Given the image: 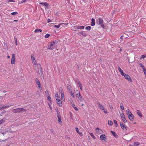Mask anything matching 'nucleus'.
<instances>
[{"label": "nucleus", "instance_id": "1", "mask_svg": "<svg viewBox=\"0 0 146 146\" xmlns=\"http://www.w3.org/2000/svg\"><path fill=\"white\" fill-rule=\"evenodd\" d=\"M58 44V42L55 40L49 43L48 45V49H54L57 47Z\"/></svg>", "mask_w": 146, "mask_h": 146}, {"label": "nucleus", "instance_id": "2", "mask_svg": "<svg viewBox=\"0 0 146 146\" xmlns=\"http://www.w3.org/2000/svg\"><path fill=\"white\" fill-rule=\"evenodd\" d=\"M26 110L23 108L13 109L12 110V112L14 113H20L25 112Z\"/></svg>", "mask_w": 146, "mask_h": 146}, {"label": "nucleus", "instance_id": "3", "mask_svg": "<svg viewBox=\"0 0 146 146\" xmlns=\"http://www.w3.org/2000/svg\"><path fill=\"white\" fill-rule=\"evenodd\" d=\"M12 106L10 104H7L6 105H0V110H2L5 109L9 107Z\"/></svg>", "mask_w": 146, "mask_h": 146}, {"label": "nucleus", "instance_id": "4", "mask_svg": "<svg viewBox=\"0 0 146 146\" xmlns=\"http://www.w3.org/2000/svg\"><path fill=\"white\" fill-rule=\"evenodd\" d=\"M98 21L99 24L101 26L102 28H104L105 27L103 20L102 18H99Z\"/></svg>", "mask_w": 146, "mask_h": 146}, {"label": "nucleus", "instance_id": "5", "mask_svg": "<svg viewBox=\"0 0 146 146\" xmlns=\"http://www.w3.org/2000/svg\"><path fill=\"white\" fill-rule=\"evenodd\" d=\"M76 92L77 93L76 96L80 101L81 102L83 101V99L82 98V96L80 95L79 91L78 90H77Z\"/></svg>", "mask_w": 146, "mask_h": 146}, {"label": "nucleus", "instance_id": "6", "mask_svg": "<svg viewBox=\"0 0 146 146\" xmlns=\"http://www.w3.org/2000/svg\"><path fill=\"white\" fill-rule=\"evenodd\" d=\"M15 62V54H13L12 55V57L11 60V63L14 64Z\"/></svg>", "mask_w": 146, "mask_h": 146}, {"label": "nucleus", "instance_id": "7", "mask_svg": "<svg viewBox=\"0 0 146 146\" xmlns=\"http://www.w3.org/2000/svg\"><path fill=\"white\" fill-rule=\"evenodd\" d=\"M95 131L96 133L98 135H100L103 132V131L102 130V129H100L98 127H97Z\"/></svg>", "mask_w": 146, "mask_h": 146}, {"label": "nucleus", "instance_id": "8", "mask_svg": "<svg viewBox=\"0 0 146 146\" xmlns=\"http://www.w3.org/2000/svg\"><path fill=\"white\" fill-rule=\"evenodd\" d=\"M121 117L124 123H126L127 122V120L125 119L124 115L123 113H120Z\"/></svg>", "mask_w": 146, "mask_h": 146}, {"label": "nucleus", "instance_id": "9", "mask_svg": "<svg viewBox=\"0 0 146 146\" xmlns=\"http://www.w3.org/2000/svg\"><path fill=\"white\" fill-rule=\"evenodd\" d=\"M31 57L33 64L34 65H35L36 64V61L35 60V57L33 54L31 55Z\"/></svg>", "mask_w": 146, "mask_h": 146}, {"label": "nucleus", "instance_id": "10", "mask_svg": "<svg viewBox=\"0 0 146 146\" xmlns=\"http://www.w3.org/2000/svg\"><path fill=\"white\" fill-rule=\"evenodd\" d=\"M124 76L125 78L128 81L132 82V80L130 76L127 74H125L123 76Z\"/></svg>", "mask_w": 146, "mask_h": 146}, {"label": "nucleus", "instance_id": "11", "mask_svg": "<svg viewBox=\"0 0 146 146\" xmlns=\"http://www.w3.org/2000/svg\"><path fill=\"white\" fill-rule=\"evenodd\" d=\"M35 81L36 83L37 84L38 87L40 89V88L41 87V85L40 84V81L37 78H36L35 79Z\"/></svg>", "mask_w": 146, "mask_h": 146}, {"label": "nucleus", "instance_id": "12", "mask_svg": "<svg viewBox=\"0 0 146 146\" xmlns=\"http://www.w3.org/2000/svg\"><path fill=\"white\" fill-rule=\"evenodd\" d=\"M97 104L98 105V107L100 108L102 110H104L105 109L104 107L99 102H97Z\"/></svg>", "mask_w": 146, "mask_h": 146}, {"label": "nucleus", "instance_id": "13", "mask_svg": "<svg viewBox=\"0 0 146 146\" xmlns=\"http://www.w3.org/2000/svg\"><path fill=\"white\" fill-rule=\"evenodd\" d=\"M120 125L121 128L122 129L126 131L127 130V128L125 127V125L123 124V123H120Z\"/></svg>", "mask_w": 146, "mask_h": 146}, {"label": "nucleus", "instance_id": "14", "mask_svg": "<svg viewBox=\"0 0 146 146\" xmlns=\"http://www.w3.org/2000/svg\"><path fill=\"white\" fill-rule=\"evenodd\" d=\"M39 70H40V73H39L38 72H37V73L38 74V73L40 75L41 77H43V74L42 72V68H41V67H40V68Z\"/></svg>", "mask_w": 146, "mask_h": 146}, {"label": "nucleus", "instance_id": "15", "mask_svg": "<svg viewBox=\"0 0 146 146\" xmlns=\"http://www.w3.org/2000/svg\"><path fill=\"white\" fill-rule=\"evenodd\" d=\"M55 97L56 99V102L60 100V96L57 93H56L55 94Z\"/></svg>", "mask_w": 146, "mask_h": 146}, {"label": "nucleus", "instance_id": "16", "mask_svg": "<svg viewBox=\"0 0 146 146\" xmlns=\"http://www.w3.org/2000/svg\"><path fill=\"white\" fill-rule=\"evenodd\" d=\"M128 116L129 117V119L131 121H132L134 120V116L132 114H131L130 115V114L129 115H128Z\"/></svg>", "mask_w": 146, "mask_h": 146}, {"label": "nucleus", "instance_id": "17", "mask_svg": "<svg viewBox=\"0 0 146 146\" xmlns=\"http://www.w3.org/2000/svg\"><path fill=\"white\" fill-rule=\"evenodd\" d=\"M95 25V20L94 19L92 18L91 20V25L94 26Z\"/></svg>", "mask_w": 146, "mask_h": 146}, {"label": "nucleus", "instance_id": "18", "mask_svg": "<svg viewBox=\"0 0 146 146\" xmlns=\"http://www.w3.org/2000/svg\"><path fill=\"white\" fill-rule=\"evenodd\" d=\"M56 102L57 103V104L60 107H61L62 106V101L60 100V101L58 100L56 101Z\"/></svg>", "mask_w": 146, "mask_h": 146}, {"label": "nucleus", "instance_id": "19", "mask_svg": "<svg viewBox=\"0 0 146 146\" xmlns=\"http://www.w3.org/2000/svg\"><path fill=\"white\" fill-rule=\"evenodd\" d=\"M100 138L102 140H105L106 139V136L104 134H103L100 136Z\"/></svg>", "mask_w": 146, "mask_h": 146}, {"label": "nucleus", "instance_id": "20", "mask_svg": "<svg viewBox=\"0 0 146 146\" xmlns=\"http://www.w3.org/2000/svg\"><path fill=\"white\" fill-rule=\"evenodd\" d=\"M69 92L72 96L73 98H75V95L74 92H72L71 90H70L69 91Z\"/></svg>", "mask_w": 146, "mask_h": 146}, {"label": "nucleus", "instance_id": "21", "mask_svg": "<svg viewBox=\"0 0 146 146\" xmlns=\"http://www.w3.org/2000/svg\"><path fill=\"white\" fill-rule=\"evenodd\" d=\"M61 100L63 102H64V94H62L61 95Z\"/></svg>", "mask_w": 146, "mask_h": 146}, {"label": "nucleus", "instance_id": "22", "mask_svg": "<svg viewBox=\"0 0 146 146\" xmlns=\"http://www.w3.org/2000/svg\"><path fill=\"white\" fill-rule=\"evenodd\" d=\"M111 131L112 134L115 137L117 138L118 137V135L114 132L112 131Z\"/></svg>", "mask_w": 146, "mask_h": 146}, {"label": "nucleus", "instance_id": "23", "mask_svg": "<svg viewBox=\"0 0 146 146\" xmlns=\"http://www.w3.org/2000/svg\"><path fill=\"white\" fill-rule=\"evenodd\" d=\"M137 113L140 117H142V114L139 110H137Z\"/></svg>", "mask_w": 146, "mask_h": 146}, {"label": "nucleus", "instance_id": "24", "mask_svg": "<svg viewBox=\"0 0 146 146\" xmlns=\"http://www.w3.org/2000/svg\"><path fill=\"white\" fill-rule=\"evenodd\" d=\"M62 25H65V24L64 23H61V24H60L59 25H54V27H56V28H59L60 27V26Z\"/></svg>", "mask_w": 146, "mask_h": 146}, {"label": "nucleus", "instance_id": "25", "mask_svg": "<svg viewBox=\"0 0 146 146\" xmlns=\"http://www.w3.org/2000/svg\"><path fill=\"white\" fill-rule=\"evenodd\" d=\"M80 34H81L83 36H86V34L85 32L82 31L81 32L79 33Z\"/></svg>", "mask_w": 146, "mask_h": 146}, {"label": "nucleus", "instance_id": "26", "mask_svg": "<svg viewBox=\"0 0 146 146\" xmlns=\"http://www.w3.org/2000/svg\"><path fill=\"white\" fill-rule=\"evenodd\" d=\"M77 85H78L79 86V87L80 88V89L82 90V84H81L80 82L79 81H78V82Z\"/></svg>", "mask_w": 146, "mask_h": 146}, {"label": "nucleus", "instance_id": "27", "mask_svg": "<svg viewBox=\"0 0 146 146\" xmlns=\"http://www.w3.org/2000/svg\"><path fill=\"white\" fill-rule=\"evenodd\" d=\"M39 3L40 4L43 5L44 6H47L48 5V3H47L46 2H40V3Z\"/></svg>", "mask_w": 146, "mask_h": 146}, {"label": "nucleus", "instance_id": "28", "mask_svg": "<svg viewBox=\"0 0 146 146\" xmlns=\"http://www.w3.org/2000/svg\"><path fill=\"white\" fill-rule=\"evenodd\" d=\"M42 32V30L40 29H37L35 30V33H38L39 32Z\"/></svg>", "mask_w": 146, "mask_h": 146}, {"label": "nucleus", "instance_id": "29", "mask_svg": "<svg viewBox=\"0 0 146 146\" xmlns=\"http://www.w3.org/2000/svg\"><path fill=\"white\" fill-rule=\"evenodd\" d=\"M126 112L128 116L129 115L132 114L129 110L127 109L126 110Z\"/></svg>", "mask_w": 146, "mask_h": 146}, {"label": "nucleus", "instance_id": "30", "mask_svg": "<svg viewBox=\"0 0 146 146\" xmlns=\"http://www.w3.org/2000/svg\"><path fill=\"white\" fill-rule=\"evenodd\" d=\"M91 136L94 139H96V138L94 136V134L92 133H89Z\"/></svg>", "mask_w": 146, "mask_h": 146}, {"label": "nucleus", "instance_id": "31", "mask_svg": "<svg viewBox=\"0 0 146 146\" xmlns=\"http://www.w3.org/2000/svg\"><path fill=\"white\" fill-rule=\"evenodd\" d=\"M59 92L61 93V94H63V90L62 88L61 87H60L59 88Z\"/></svg>", "mask_w": 146, "mask_h": 146}, {"label": "nucleus", "instance_id": "32", "mask_svg": "<svg viewBox=\"0 0 146 146\" xmlns=\"http://www.w3.org/2000/svg\"><path fill=\"white\" fill-rule=\"evenodd\" d=\"M108 124L110 125H111L113 124V122L111 120H109L108 121Z\"/></svg>", "mask_w": 146, "mask_h": 146}, {"label": "nucleus", "instance_id": "33", "mask_svg": "<svg viewBox=\"0 0 146 146\" xmlns=\"http://www.w3.org/2000/svg\"><path fill=\"white\" fill-rule=\"evenodd\" d=\"M139 65L142 68L143 70L145 68V66L143 65H142L141 63H140L139 64Z\"/></svg>", "mask_w": 146, "mask_h": 146}, {"label": "nucleus", "instance_id": "34", "mask_svg": "<svg viewBox=\"0 0 146 146\" xmlns=\"http://www.w3.org/2000/svg\"><path fill=\"white\" fill-rule=\"evenodd\" d=\"M76 131L78 133L80 134V135H82V134L81 133L79 132L78 129L77 127L76 128Z\"/></svg>", "mask_w": 146, "mask_h": 146}, {"label": "nucleus", "instance_id": "35", "mask_svg": "<svg viewBox=\"0 0 146 146\" xmlns=\"http://www.w3.org/2000/svg\"><path fill=\"white\" fill-rule=\"evenodd\" d=\"M5 119L4 118L0 120V124H2L5 121Z\"/></svg>", "mask_w": 146, "mask_h": 146}, {"label": "nucleus", "instance_id": "36", "mask_svg": "<svg viewBox=\"0 0 146 146\" xmlns=\"http://www.w3.org/2000/svg\"><path fill=\"white\" fill-rule=\"evenodd\" d=\"M91 29V27L90 26L86 27L85 28V29L86 30H90Z\"/></svg>", "mask_w": 146, "mask_h": 146}, {"label": "nucleus", "instance_id": "37", "mask_svg": "<svg viewBox=\"0 0 146 146\" xmlns=\"http://www.w3.org/2000/svg\"><path fill=\"white\" fill-rule=\"evenodd\" d=\"M47 97V100L50 102H51V99L50 97L49 96H48Z\"/></svg>", "mask_w": 146, "mask_h": 146}, {"label": "nucleus", "instance_id": "38", "mask_svg": "<svg viewBox=\"0 0 146 146\" xmlns=\"http://www.w3.org/2000/svg\"><path fill=\"white\" fill-rule=\"evenodd\" d=\"M58 121L59 122H60L61 121V117H57Z\"/></svg>", "mask_w": 146, "mask_h": 146}, {"label": "nucleus", "instance_id": "39", "mask_svg": "<svg viewBox=\"0 0 146 146\" xmlns=\"http://www.w3.org/2000/svg\"><path fill=\"white\" fill-rule=\"evenodd\" d=\"M114 123L115 126L116 127H117V126L118 124H117V121L116 120H114Z\"/></svg>", "mask_w": 146, "mask_h": 146}, {"label": "nucleus", "instance_id": "40", "mask_svg": "<svg viewBox=\"0 0 146 146\" xmlns=\"http://www.w3.org/2000/svg\"><path fill=\"white\" fill-rule=\"evenodd\" d=\"M18 14V13L17 12H15L11 13V14L12 15H15Z\"/></svg>", "mask_w": 146, "mask_h": 146}, {"label": "nucleus", "instance_id": "41", "mask_svg": "<svg viewBox=\"0 0 146 146\" xmlns=\"http://www.w3.org/2000/svg\"><path fill=\"white\" fill-rule=\"evenodd\" d=\"M119 72L121 74L122 76H123L125 74H124V72H123V71L122 70H120V71H119Z\"/></svg>", "mask_w": 146, "mask_h": 146}, {"label": "nucleus", "instance_id": "42", "mask_svg": "<svg viewBox=\"0 0 146 146\" xmlns=\"http://www.w3.org/2000/svg\"><path fill=\"white\" fill-rule=\"evenodd\" d=\"M139 143L138 142H135L134 143L135 146H138L139 145Z\"/></svg>", "mask_w": 146, "mask_h": 146}, {"label": "nucleus", "instance_id": "43", "mask_svg": "<svg viewBox=\"0 0 146 146\" xmlns=\"http://www.w3.org/2000/svg\"><path fill=\"white\" fill-rule=\"evenodd\" d=\"M45 93L46 95V96H49V94L48 92L47 91H45Z\"/></svg>", "mask_w": 146, "mask_h": 146}, {"label": "nucleus", "instance_id": "44", "mask_svg": "<svg viewBox=\"0 0 146 146\" xmlns=\"http://www.w3.org/2000/svg\"><path fill=\"white\" fill-rule=\"evenodd\" d=\"M50 36V35L49 34H47L45 35V37L46 38H48Z\"/></svg>", "mask_w": 146, "mask_h": 146}, {"label": "nucleus", "instance_id": "45", "mask_svg": "<svg viewBox=\"0 0 146 146\" xmlns=\"http://www.w3.org/2000/svg\"><path fill=\"white\" fill-rule=\"evenodd\" d=\"M72 106H73V108H74V109L76 110V111H78V109L76 107H75V105L74 104H72Z\"/></svg>", "mask_w": 146, "mask_h": 146}, {"label": "nucleus", "instance_id": "46", "mask_svg": "<svg viewBox=\"0 0 146 146\" xmlns=\"http://www.w3.org/2000/svg\"><path fill=\"white\" fill-rule=\"evenodd\" d=\"M57 117H61L60 115V113L58 111H57Z\"/></svg>", "mask_w": 146, "mask_h": 146}, {"label": "nucleus", "instance_id": "47", "mask_svg": "<svg viewBox=\"0 0 146 146\" xmlns=\"http://www.w3.org/2000/svg\"><path fill=\"white\" fill-rule=\"evenodd\" d=\"M146 57V55H142L140 57L141 59L144 58L145 57Z\"/></svg>", "mask_w": 146, "mask_h": 146}, {"label": "nucleus", "instance_id": "48", "mask_svg": "<svg viewBox=\"0 0 146 146\" xmlns=\"http://www.w3.org/2000/svg\"><path fill=\"white\" fill-rule=\"evenodd\" d=\"M67 87L68 90H70V85L68 84H67Z\"/></svg>", "mask_w": 146, "mask_h": 146}, {"label": "nucleus", "instance_id": "49", "mask_svg": "<svg viewBox=\"0 0 146 146\" xmlns=\"http://www.w3.org/2000/svg\"><path fill=\"white\" fill-rule=\"evenodd\" d=\"M48 106H49L51 110V112H52V107L49 104H48Z\"/></svg>", "mask_w": 146, "mask_h": 146}, {"label": "nucleus", "instance_id": "50", "mask_svg": "<svg viewBox=\"0 0 146 146\" xmlns=\"http://www.w3.org/2000/svg\"><path fill=\"white\" fill-rule=\"evenodd\" d=\"M143 70L144 74L145 75H146V69L145 68V69Z\"/></svg>", "mask_w": 146, "mask_h": 146}, {"label": "nucleus", "instance_id": "51", "mask_svg": "<svg viewBox=\"0 0 146 146\" xmlns=\"http://www.w3.org/2000/svg\"><path fill=\"white\" fill-rule=\"evenodd\" d=\"M120 108H121V109L122 110H124V107L123 106H121Z\"/></svg>", "mask_w": 146, "mask_h": 146}, {"label": "nucleus", "instance_id": "52", "mask_svg": "<svg viewBox=\"0 0 146 146\" xmlns=\"http://www.w3.org/2000/svg\"><path fill=\"white\" fill-rule=\"evenodd\" d=\"M117 68L119 72L122 70L121 68L119 66Z\"/></svg>", "mask_w": 146, "mask_h": 146}, {"label": "nucleus", "instance_id": "53", "mask_svg": "<svg viewBox=\"0 0 146 146\" xmlns=\"http://www.w3.org/2000/svg\"><path fill=\"white\" fill-rule=\"evenodd\" d=\"M15 44L16 45H17V39L16 38H15Z\"/></svg>", "mask_w": 146, "mask_h": 146}, {"label": "nucleus", "instance_id": "54", "mask_svg": "<svg viewBox=\"0 0 146 146\" xmlns=\"http://www.w3.org/2000/svg\"><path fill=\"white\" fill-rule=\"evenodd\" d=\"M84 28V26H80L79 28H80V29H83Z\"/></svg>", "mask_w": 146, "mask_h": 146}, {"label": "nucleus", "instance_id": "55", "mask_svg": "<svg viewBox=\"0 0 146 146\" xmlns=\"http://www.w3.org/2000/svg\"><path fill=\"white\" fill-rule=\"evenodd\" d=\"M104 112L106 113H108V112L107 111V110H104Z\"/></svg>", "mask_w": 146, "mask_h": 146}, {"label": "nucleus", "instance_id": "56", "mask_svg": "<svg viewBox=\"0 0 146 146\" xmlns=\"http://www.w3.org/2000/svg\"><path fill=\"white\" fill-rule=\"evenodd\" d=\"M52 21L50 20L49 19H47V22L48 23H49L50 22H51Z\"/></svg>", "mask_w": 146, "mask_h": 146}, {"label": "nucleus", "instance_id": "57", "mask_svg": "<svg viewBox=\"0 0 146 146\" xmlns=\"http://www.w3.org/2000/svg\"><path fill=\"white\" fill-rule=\"evenodd\" d=\"M8 1V2H15L14 1H13V0H9V1Z\"/></svg>", "mask_w": 146, "mask_h": 146}, {"label": "nucleus", "instance_id": "58", "mask_svg": "<svg viewBox=\"0 0 146 146\" xmlns=\"http://www.w3.org/2000/svg\"><path fill=\"white\" fill-rule=\"evenodd\" d=\"M80 26H76V29H80V28H80Z\"/></svg>", "mask_w": 146, "mask_h": 146}, {"label": "nucleus", "instance_id": "59", "mask_svg": "<svg viewBox=\"0 0 146 146\" xmlns=\"http://www.w3.org/2000/svg\"><path fill=\"white\" fill-rule=\"evenodd\" d=\"M27 0H23L21 1L22 3L25 2Z\"/></svg>", "mask_w": 146, "mask_h": 146}, {"label": "nucleus", "instance_id": "60", "mask_svg": "<svg viewBox=\"0 0 146 146\" xmlns=\"http://www.w3.org/2000/svg\"><path fill=\"white\" fill-rule=\"evenodd\" d=\"M8 132V131H7V130H6L5 131V132ZM5 133H2L4 135V134H5Z\"/></svg>", "mask_w": 146, "mask_h": 146}, {"label": "nucleus", "instance_id": "61", "mask_svg": "<svg viewBox=\"0 0 146 146\" xmlns=\"http://www.w3.org/2000/svg\"><path fill=\"white\" fill-rule=\"evenodd\" d=\"M70 115L71 117V118L72 119V113H70Z\"/></svg>", "mask_w": 146, "mask_h": 146}, {"label": "nucleus", "instance_id": "62", "mask_svg": "<svg viewBox=\"0 0 146 146\" xmlns=\"http://www.w3.org/2000/svg\"><path fill=\"white\" fill-rule=\"evenodd\" d=\"M17 21H18V20H13V21L15 22H17Z\"/></svg>", "mask_w": 146, "mask_h": 146}, {"label": "nucleus", "instance_id": "63", "mask_svg": "<svg viewBox=\"0 0 146 146\" xmlns=\"http://www.w3.org/2000/svg\"><path fill=\"white\" fill-rule=\"evenodd\" d=\"M120 38L121 39H123V36H121L120 37Z\"/></svg>", "mask_w": 146, "mask_h": 146}, {"label": "nucleus", "instance_id": "64", "mask_svg": "<svg viewBox=\"0 0 146 146\" xmlns=\"http://www.w3.org/2000/svg\"><path fill=\"white\" fill-rule=\"evenodd\" d=\"M7 57L8 58H10V56H7Z\"/></svg>", "mask_w": 146, "mask_h": 146}]
</instances>
